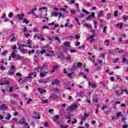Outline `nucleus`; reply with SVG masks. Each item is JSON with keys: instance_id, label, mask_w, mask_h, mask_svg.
Returning a JSON list of instances; mask_svg holds the SVG:
<instances>
[{"instance_id": "34", "label": "nucleus", "mask_w": 128, "mask_h": 128, "mask_svg": "<svg viewBox=\"0 0 128 128\" xmlns=\"http://www.w3.org/2000/svg\"><path fill=\"white\" fill-rule=\"evenodd\" d=\"M0 69L1 70H6V67L4 66H0Z\"/></svg>"}, {"instance_id": "51", "label": "nucleus", "mask_w": 128, "mask_h": 128, "mask_svg": "<svg viewBox=\"0 0 128 128\" xmlns=\"http://www.w3.org/2000/svg\"><path fill=\"white\" fill-rule=\"evenodd\" d=\"M118 60H120V58H117L116 59V60H114V64H116V62H118Z\"/></svg>"}, {"instance_id": "47", "label": "nucleus", "mask_w": 128, "mask_h": 128, "mask_svg": "<svg viewBox=\"0 0 128 128\" xmlns=\"http://www.w3.org/2000/svg\"><path fill=\"white\" fill-rule=\"evenodd\" d=\"M126 62V58H122V62Z\"/></svg>"}, {"instance_id": "10", "label": "nucleus", "mask_w": 128, "mask_h": 128, "mask_svg": "<svg viewBox=\"0 0 128 128\" xmlns=\"http://www.w3.org/2000/svg\"><path fill=\"white\" fill-rule=\"evenodd\" d=\"M10 118H12V115H10V113H8L7 117H5V120H10Z\"/></svg>"}, {"instance_id": "19", "label": "nucleus", "mask_w": 128, "mask_h": 128, "mask_svg": "<svg viewBox=\"0 0 128 128\" xmlns=\"http://www.w3.org/2000/svg\"><path fill=\"white\" fill-rule=\"evenodd\" d=\"M23 22H24L26 24H28L30 23V21L26 20V18H24L23 20Z\"/></svg>"}, {"instance_id": "43", "label": "nucleus", "mask_w": 128, "mask_h": 128, "mask_svg": "<svg viewBox=\"0 0 128 128\" xmlns=\"http://www.w3.org/2000/svg\"><path fill=\"white\" fill-rule=\"evenodd\" d=\"M22 54H26V50L25 49H22L20 51Z\"/></svg>"}, {"instance_id": "57", "label": "nucleus", "mask_w": 128, "mask_h": 128, "mask_svg": "<svg viewBox=\"0 0 128 128\" xmlns=\"http://www.w3.org/2000/svg\"><path fill=\"white\" fill-rule=\"evenodd\" d=\"M42 28L44 30V28H48V29L49 28V27L48 26H44Z\"/></svg>"}, {"instance_id": "18", "label": "nucleus", "mask_w": 128, "mask_h": 128, "mask_svg": "<svg viewBox=\"0 0 128 128\" xmlns=\"http://www.w3.org/2000/svg\"><path fill=\"white\" fill-rule=\"evenodd\" d=\"M33 32H38V28L37 27H35L33 29Z\"/></svg>"}, {"instance_id": "41", "label": "nucleus", "mask_w": 128, "mask_h": 128, "mask_svg": "<svg viewBox=\"0 0 128 128\" xmlns=\"http://www.w3.org/2000/svg\"><path fill=\"white\" fill-rule=\"evenodd\" d=\"M18 48L19 50L20 51V50H22V46H20V43L18 44Z\"/></svg>"}, {"instance_id": "2", "label": "nucleus", "mask_w": 128, "mask_h": 128, "mask_svg": "<svg viewBox=\"0 0 128 128\" xmlns=\"http://www.w3.org/2000/svg\"><path fill=\"white\" fill-rule=\"evenodd\" d=\"M24 120H26V119L22 118L20 120L19 122H18L17 124H24L26 126H28V123L24 122Z\"/></svg>"}, {"instance_id": "60", "label": "nucleus", "mask_w": 128, "mask_h": 128, "mask_svg": "<svg viewBox=\"0 0 128 128\" xmlns=\"http://www.w3.org/2000/svg\"><path fill=\"white\" fill-rule=\"evenodd\" d=\"M14 52L12 53V58H16V56H14Z\"/></svg>"}, {"instance_id": "50", "label": "nucleus", "mask_w": 128, "mask_h": 128, "mask_svg": "<svg viewBox=\"0 0 128 128\" xmlns=\"http://www.w3.org/2000/svg\"><path fill=\"white\" fill-rule=\"evenodd\" d=\"M118 11H115L114 12V15L115 16H118Z\"/></svg>"}, {"instance_id": "64", "label": "nucleus", "mask_w": 128, "mask_h": 128, "mask_svg": "<svg viewBox=\"0 0 128 128\" xmlns=\"http://www.w3.org/2000/svg\"><path fill=\"white\" fill-rule=\"evenodd\" d=\"M84 116H85V118H88L89 114H86V113H84Z\"/></svg>"}, {"instance_id": "46", "label": "nucleus", "mask_w": 128, "mask_h": 128, "mask_svg": "<svg viewBox=\"0 0 128 128\" xmlns=\"http://www.w3.org/2000/svg\"><path fill=\"white\" fill-rule=\"evenodd\" d=\"M41 54H44V52H46V50H42L40 52Z\"/></svg>"}, {"instance_id": "63", "label": "nucleus", "mask_w": 128, "mask_h": 128, "mask_svg": "<svg viewBox=\"0 0 128 128\" xmlns=\"http://www.w3.org/2000/svg\"><path fill=\"white\" fill-rule=\"evenodd\" d=\"M11 68H12V70H16V66H14V65H12Z\"/></svg>"}, {"instance_id": "28", "label": "nucleus", "mask_w": 128, "mask_h": 128, "mask_svg": "<svg viewBox=\"0 0 128 128\" xmlns=\"http://www.w3.org/2000/svg\"><path fill=\"white\" fill-rule=\"evenodd\" d=\"M40 76H42V78H44V76H46V74H44V72H40Z\"/></svg>"}, {"instance_id": "39", "label": "nucleus", "mask_w": 128, "mask_h": 128, "mask_svg": "<svg viewBox=\"0 0 128 128\" xmlns=\"http://www.w3.org/2000/svg\"><path fill=\"white\" fill-rule=\"evenodd\" d=\"M12 96H14V98H18V96L17 94H12Z\"/></svg>"}, {"instance_id": "30", "label": "nucleus", "mask_w": 128, "mask_h": 128, "mask_svg": "<svg viewBox=\"0 0 128 128\" xmlns=\"http://www.w3.org/2000/svg\"><path fill=\"white\" fill-rule=\"evenodd\" d=\"M24 36L26 38H28V36H30V34H24Z\"/></svg>"}, {"instance_id": "1", "label": "nucleus", "mask_w": 128, "mask_h": 128, "mask_svg": "<svg viewBox=\"0 0 128 128\" xmlns=\"http://www.w3.org/2000/svg\"><path fill=\"white\" fill-rule=\"evenodd\" d=\"M78 108V106L76 104H71L66 108V112H72L74 110H76Z\"/></svg>"}, {"instance_id": "14", "label": "nucleus", "mask_w": 128, "mask_h": 128, "mask_svg": "<svg viewBox=\"0 0 128 128\" xmlns=\"http://www.w3.org/2000/svg\"><path fill=\"white\" fill-rule=\"evenodd\" d=\"M70 42H65L64 43V46H66V48H68L70 46Z\"/></svg>"}, {"instance_id": "24", "label": "nucleus", "mask_w": 128, "mask_h": 128, "mask_svg": "<svg viewBox=\"0 0 128 128\" xmlns=\"http://www.w3.org/2000/svg\"><path fill=\"white\" fill-rule=\"evenodd\" d=\"M55 40H58V42L60 44V38H58V36H55Z\"/></svg>"}, {"instance_id": "52", "label": "nucleus", "mask_w": 128, "mask_h": 128, "mask_svg": "<svg viewBox=\"0 0 128 128\" xmlns=\"http://www.w3.org/2000/svg\"><path fill=\"white\" fill-rule=\"evenodd\" d=\"M30 102H32V99L31 98H28V100L27 102V104H30Z\"/></svg>"}, {"instance_id": "11", "label": "nucleus", "mask_w": 128, "mask_h": 128, "mask_svg": "<svg viewBox=\"0 0 128 128\" xmlns=\"http://www.w3.org/2000/svg\"><path fill=\"white\" fill-rule=\"evenodd\" d=\"M32 76H34V73L29 74L28 76L25 78V80H24V82H26V80H28V78H32Z\"/></svg>"}, {"instance_id": "16", "label": "nucleus", "mask_w": 128, "mask_h": 128, "mask_svg": "<svg viewBox=\"0 0 128 128\" xmlns=\"http://www.w3.org/2000/svg\"><path fill=\"white\" fill-rule=\"evenodd\" d=\"M60 68V66L58 65H56L52 67V70H58Z\"/></svg>"}, {"instance_id": "26", "label": "nucleus", "mask_w": 128, "mask_h": 128, "mask_svg": "<svg viewBox=\"0 0 128 128\" xmlns=\"http://www.w3.org/2000/svg\"><path fill=\"white\" fill-rule=\"evenodd\" d=\"M52 16H58V14L56 12L52 13Z\"/></svg>"}, {"instance_id": "25", "label": "nucleus", "mask_w": 128, "mask_h": 128, "mask_svg": "<svg viewBox=\"0 0 128 128\" xmlns=\"http://www.w3.org/2000/svg\"><path fill=\"white\" fill-rule=\"evenodd\" d=\"M116 116L117 118H120V112H118L116 114Z\"/></svg>"}, {"instance_id": "54", "label": "nucleus", "mask_w": 128, "mask_h": 128, "mask_svg": "<svg viewBox=\"0 0 128 128\" xmlns=\"http://www.w3.org/2000/svg\"><path fill=\"white\" fill-rule=\"evenodd\" d=\"M38 38V40H40V38L38 36L37 34H36V35H34V38Z\"/></svg>"}, {"instance_id": "32", "label": "nucleus", "mask_w": 128, "mask_h": 128, "mask_svg": "<svg viewBox=\"0 0 128 128\" xmlns=\"http://www.w3.org/2000/svg\"><path fill=\"white\" fill-rule=\"evenodd\" d=\"M48 10V8L46 7H42L39 8V10Z\"/></svg>"}, {"instance_id": "20", "label": "nucleus", "mask_w": 128, "mask_h": 128, "mask_svg": "<svg viewBox=\"0 0 128 128\" xmlns=\"http://www.w3.org/2000/svg\"><path fill=\"white\" fill-rule=\"evenodd\" d=\"M65 59L66 60H72V58H70V56H68L67 57L65 58Z\"/></svg>"}, {"instance_id": "36", "label": "nucleus", "mask_w": 128, "mask_h": 128, "mask_svg": "<svg viewBox=\"0 0 128 128\" xmlns=\"http://www.w3.org/2000/svg\"><path fill=\"white\" fill-rule=\"evenodd\" d=\"M128 19V16H126V15H124L123 16V20H126Z\"/></svg>"}, {"instance_id": "23", "label": "nucleus", "mask_w": 128, "mask_h": 128, "mask_svg": "<svg viewBox=\"0 0 128 128\" xmlns=\"http://www.w3.org/2000/svg\"><path fill=\"white\" fill-rule=\"evenodd\" d=\"M106 28H108V27L106 26H105L102 30L104 34H106Z\"/></svg>"}, {"instance_id": "13", "label": "nucleus", "mask_w": 128, "mask_h": 128, "mask_svg": "<svg viewBox=\"0 0 128 128\" xmlns=\"http://www.w3.org/2000/svg\"><path fill=\"white\" fill-rule=\"evenodd\" d=\"M84 26H86V28H92V26H90L88 24H84Z\"/></svg>"}, {"instance_id": "59", "label": "nucleus", "mask_w": 128, "mask_h": 128, "mask_svg": "<svg viewBox=\"0 0 128 128\" xmlns=\"http://www.w3.org/2000/svg\"><path fill=\"white\" fill-rule=\"evenodd\" d=\"M48 68V66L47 65H44L43 66V69L44 70H46Z\"/></svg>"}, {"instance_id": "12", "label": "nucleus", "mask_w": 128, "mask_h": 128, "mask_svg": "<svg viewBox=\"0 0 128 128\" xmlns=\"http://www.w3.org/2000/svg\"><path fill=\"white\" fill-rule=\"evenodd\" d=\"M98 16H104V11L103 10L99 11L98 13Z\"/></svg>"}, {"instance_id": "40", "label": "nucleus", "mask_w": 128, "mask_h": 128, "mask_svg": "<svg viewBox=\"0 0 128 128\" xmlns=\"http://www.w3.org/2000/svg\"><path fill=\"white\" fill-rule=\"evenodd\" d=\"M70 12L72 14H76V10H70Z\"/></svg>"}, {"instance_id": "3", "label": "nucleus", "mask_w": 128, "mask_h": 128, "mask_svg": "<svg viewBox=\"0 0 128 128\" xmlns=\"http://www.w3.org/2000/svg\"><path fill=\"white\" fill-rule=\"evenodd\" d=\"M50 82V78H46V79H42L38 80V82L40 84H46V82Z\"/></svg>"}, {"instance_id": "61", "label": "nucleus", "mask_w": 128, "mask_h": 128, "mask_svg": "<svg viewBox=\"0 0 128 128\" xmlns=\"http://www.w3.org/2000/svg\"><path fill=\"white\" fill-rule=\"evenodd\" d=\"M72 74H74V73L68 74V78H72Z\"/></svg>"}, {"instance_id": "55", "label": "nucleus", "mask_w": 128, "mask_h": 128, "mask_svg": "<svg viewBox=\"0 0 128 128\" xmlns=\"http://www.w3.org/2000/svg\"><path fill=\"white\" fill-rule=\"evenodd\" d=\"M108 108V106H104L102 108V110H104V108Z\"/></svg>"}, {"instance_id": "7", "label": "nucleus", "mask_w": 128, "mask_h": 128, "mask_svg": "<svg viewBox=\"0 0 128 128\" xmlns=\"http://www.w3.org/2000/svg\"><path fill=\"white\" fill-rule=\"evenodd\" d=\"M8 108V106H6V104H3L2 106H0V110H6Z\"/></svg>"}, {"instance_id": "37", "label": "nucleus", "mask_w": 128, "mask_h": 128, "mask_svg": "<svg viewBox=\"0 0 128 128\" xmlns=\"http://www.w3.org/2000/svg\"><path fill=\"white\" fill-rule=\"evenodd\" d=\"M58 82H60V81L58 80V79H55L54 80V84H58Z\"/></svg>"}, {"instance_id": "29", "label": "nucleus", "mask_w": 128, "mask_h": 128, "mask_svg": "<svg viewBox=\"0 0 128 128\" xmlns=\"http://www.w3.org/2000/svg\"><path fill=\"white\" fill-rule=\"evenodd\" d=\"M10 104H16V102L12 100H10Z\"/></svg>"}, {"instance_id": "17", "label": "nucleus", "mask_w": 128, "mask_h": 128, "mask_svg": "<svg viewBox=\"0 0 128 128\" xmlns=\"http://www.w3.org/2000/svg\"><path fill=\"white\" fill-rule=\"evenodd\" d=\"M66 120H68L67 121L68 124H70V122H72V120L70 119V116H67V117L66 118Z\"/></svg>"}, {"instance_id": "42", "label": "nucleus", "mask_w": 128, "mask_h": 128, "mask_svg": "<svg viewBox=\"0 0 128 128\" xmlns=\"http://www.w3.org/2000/svg\"><path fill=\"white\" fill-rule=\"evenodd\" d=\"M124 52V49H122L119 51H118V54H122Z\"/></svg>"}, {"instance_id": "62", "label": "nucleus", "mask_w": 128, "mask_h": 128, "mask_svg": "<svg viewBox=\"0 0 128 128\" xmlns=\"http://www.w3.org/2000/svg\"><path fill=\"white\" fill-rule=\"evenodd\" d=\"M122 128H128V124H126V125H123L122 126Z\"/></svg>"}, {"instance_id": "56", "label": "nucleus", "mask_w": 128, "mask_h": 128, "mask_svg": "<svg viewBox=\"0 0 128 128\" xmlns=\"http://www.w3.org/2000/svg\"><path fill=\"white\" fill-rule=\"evenodd\" d=\"M92 18V16H89L86 18V20H90Z\"/></svg>"}, {"instance_id": "44", "label": "nucleus", "mask_w": 128, "mask_h": 128, "mask_svg": "<svg viewBox=\"0 0 128 128\" xmlns=\"http://www.w3.org/2000/svg\"><path fill=\"white\" fill-rule=\"evenodd\" d=\"M14 16V13H10L8 14V17L10 18H12V16Z\"/></svg>"}, {"instance_id": "35", "label": "nucleus", "mask_w": 128, "mask_h": 128, "mask_svg": "<svg viewBox=\"0 0 128 128\" xmlns=\"http://www.w3.org/2000/svg\"><path fill=\"white\" fill-rule=\"evenodd\" d=\"M60 16H62V18H64V15H62V13H59L58 18H60Z\"/></svg>"}, {"instance_id": "58", "label": "nucleus", "mask_w": 128, "mask_h": 128, "mask_svg": "<svg viewBox=\"0 0 128 128\" xmlns=\"http://www.w3.org/2000/svg\"><path fill=\"white\" fill-rule=\"evenodd\" d=\"M60 128H68V126H64L63 125H60Z\"/></svg>"}, {"instance_id": "22", "label": "nucleus", "mask_w": 128, "mask_h": 128, "mask_svg": "<svg viewBox=\"0 0 128 128\" xmlns=\"http://www.w3.org/2000/svg\"><path fill=\"white\" fill-rule=\"evenodd\" d=\"M82 12H85L86 14H90V12H88V10H86L85 9H82Z\"/></svg>"}, {"instance_id": "8", "label": "nucleus", "mask_w": 128, "mask_h": 128, "mask_svg": "<svg viewBox=\"0 0 128 128\" xmlns=\"http://www.w3.org/2000/svg\"><path fill=\"white\" fill-rule=\"evenodd\" d=\"M59 118H60V116L59 115H54V118H53V120L55 122H56L58 120Z\"/></svg>"}, {"instance_id": "48", "label": "nucleus", "mask_w": 128, "mask_h": 128, "mask_svg": "<svg viewBox=\"0 0 128 128\" xmlns=\"http://www.w3.org/2000/svg\"><path fill=\"white\" fill-rule=\"evenodd\" d=\"M54 92H59L60 90L58 89V88H54V89H53Z\"/></svg>"}, {"instance_id": "21", "label": "nucleus", "mask_w": 128, "mask_h": 128, "mask_svg": "<svg viewBox=\"0 0 128 128\" xmlns=\"http://www.w3.org/2000/svg\"><path fill=\"white\" fill-rule=\"evenodd\" d=\"M112 18V14H107V20H110Z\"/></svg>"}, {"instance_id": "49", "label": "nucleus", "mask_w": 128, "mask_h": 128, "mask_svg": "<svg viewBox=\"0 0 128 128\" xmlns=\"http://www.w3.org/2000/svg\"><path fill=\"white\" fill-rule=\"evenodd\" d=\"M108 54H114V52L110 50H109L108 51Z\"/></svg>"}, {"instance_id": "6", "label": "nucleus", "mask_w": 128, "mask_h": 128, "mask_svg": "<svg viewBox=\"0 0 128 128\" xmlns=\"http://www.w3.org/2000/svg\"><path fill=\"white\" fill-rule=\"evenodd\" d=\"M38 92H40V94H44V92H46V90H44V89L42 90V88H38Z\"/></svg>"}, {"instance_id": "4", "label": "nucleus", "mask_w": 128, "mask_h": 128, "mask_svg": "<svg viewBox=\"0 0 128 128\" xmlns=\"http://www.w3.org/2000/svg\"><path fill=\"white\" fill-rule=\"evenodd\" d=\"M24 14H17V18H18L19 20H24Z\"/></svg>"}, {"instance_id": "53", "label": "nucleus", "mask_w": 128, "mask_h": 128, "mask_svg": "<svg viewBox=\"0 0 128 128\" xmlns=\"http://www.w3.org/2000/svg\"><path fill=\"white\" fill-rule=\"evenodd\" d=\"M24 28H23V32H26V26H24Z\"/></svg>"}, {"instance_id": "27", "label": "nucleus", "mask_w": 128, "mask_h": 128, "mask_svg": "<svg viewBox=\"0 0 128 128\" xmlns=\"http://www.w3.org/2000/svg\"><path fill=\"white\" fill-rule=\"evenodd\" d=\"M110 118H112V120H113L114 122H116V117H114L112 116H111Z\"/></svg>"}, {"instance_id": "15", "label": "nucleus", "mask_w": 128, "mask_h": 128, "mask_svg": "<svg viewBox=\"0 0 128 128\" xmlns=\"http://www.w3.org/2000/svg\"><path fill=\"white\" fill-rule=\"evenodd\" d=\"M76 65H77V68H81L82 66V62H78V64H76Z\"/></svg>"}, {"instance_id": "38", "label": "nucleus", "mask_w": 128, "mask_h": 128, "mask_svg": "<svg viewBox=\"0 0 128 128\" xmlns=\"http://www.w3.org/2000/svg\"><path fill=\"white\" fill-rule=\"evenodd\" d=\"M8 74L9 76H12V74H14V72H8Z\"/></svg>"}, {"instance_id": "45", "label": "nucleus", "mask_w": 128, "mask_h": 128, "mask_svg": "<svg viewBox=\"0 0 128 128\" xmlns=\"http://www.w3.org/2000/svg\"><path fill=\"white\" fill-rule=\"evenodd\" d=\"M81 120H83L84 122H86V117L82 116L81 118Z\"/></svg>"}, {"instance_id": "31", "label": "nucleus", "mask_w": 128, "mask_h": 128, "mask_svg": "<svg viewBox=\"0 0 128 128\" xmlns=\"http://www.w3.org/2000/svg\"><path fill=\"white\" fill-rule=\"evenodd\" d=\"M94 38V35H91L90 36L88 37V38H87V40H90V38L91 40H92V38Z\"/></svg>"}, {"instance_id": "5", "label": "nucleus", "mask_w": 128, "mask_h": 128, "mask_svg": "<svg viewBox=\"0 0 128 128\" xmlns=\"http://www.w3.org/2000/svg\"><path fill=\"white\" fill-rule=\"evenodd\" d=\"M50 98H51V100H54L58 98V96L57 94H53L50 96Z\"/></svg>"}, {"instance_id": "9", "label": "nucleus", "mask_w": 128, "mask_h": 128, "mask_svg": "<svg viewBox=\"0 0 128 128\" xmlns=\"http://www.w3.org/2000/svg\"><path fill=\"white\" fill-rule=\"evenodd\" d=\"M77 68H78V66L76 65V63H74L72 67V70H76Z\"/></svg>"}, {"instance_id": "33", "label": "nucleus", "mask_w": 128, "mask_h": 128, "mask_svg": "<svg viewBox=\"0 0 128 128\" xmlns=\"http://www.w3.org/2000/svg\"><path fill=\"white\" fill-rule=\"evenodd\" d=\"M16 58L18 60H20V58H22V56H20V55H16Z\"/></svg>"}]
</instances>
